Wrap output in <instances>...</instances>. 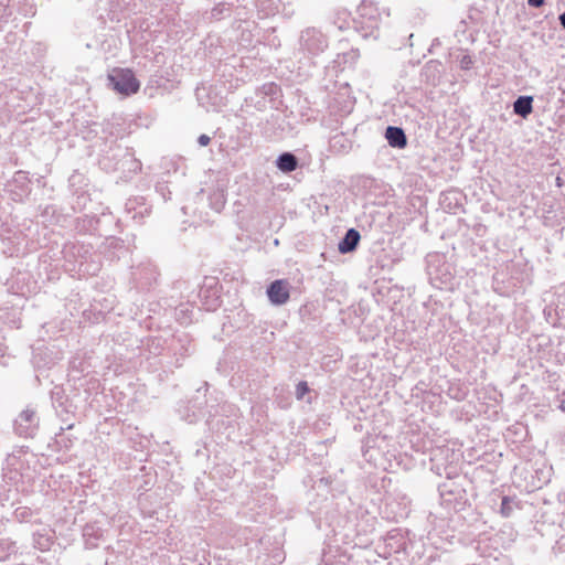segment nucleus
I'll return each mask as SVG.
<instances>
[{
	"instance_id": "nucleus-1",
	"label": "nucleus",
	"mask_w": 565,
	"mask_h": 565,
	"mask_svg": "<svg viewBox=\"0 0 565 565\" xmlns=\"http://www.w3.org/2000/svg\"><path fill=\"white\" fill-rule=\"evenodd\" d=\"M390 15L388 8H379L373 1L363 0L356 9V17L353 19L354 29L364 39H376L380 26L388 23Z\"/></svg>"
},
{
	"instance_id": "nucleus-2",
	"label": "nucleus",
	"mask_w": 565,
	"mask_h": 565,
	"mask_svg": "<svg viewBox=\"0 0 565 565\" xmlns=\"http://www.w3.org/2000/svg\"><path fill=\"white\" fill-rule=\"evenodd\" d=\"M426 270L430 284L438 289H451L455 274L443 254L433 253L426 256Z\"/></svg>"
},
{
	"instance_id": "nucleus-3",
	"label": "nucleus",
	"mask_w": 565,
	"mask_h": 565,
	"mask_svg": "<svg viewBox=\"0 0 565 565\" xmlns=\"http://www.w3.org/2000/svg\"><path fill=\"white\" fill-rule=\"evenodd\" d=\"M298 44L299 51L305 56L315 57L328 49L329 41L327 35L319 29L309 26L300 32Z\"/></svg>"
},
{
	"instance_id": "nucleus-4",
	"label": "nucleus",
	"mask_w": 565,
	"mask_h": 565,
	"mask_svg": "<svg viewBox=\"0 0 565 565\" xmlns=\"http://www.w3.org/2000/svg\"><path fill=\"white\" fill-rule=\"evenodd\" d=\"M40 417L32 406L22 409L13 420V433L24 439H32L38 435Z\"/></svg>"
},
{
	"instance_id": "nucleus-5",
	"label": "nucleus",
	"mask_w": 565,
	"mask_h": 565,
	"mask_svg": "<svg viewBox=\"0 0 565 565\" xmlns=\"http://www.w3.org/2000/svg\"><path fill=\"white\" fill-rule=\"evenodd\" d=\"M107 79L109 87L125 96L136 94L140 88V82L129 68H114Z\"/></svg>"
},
{
	"instance_id": "nucleus-6",
	"label": "nucleus",
	"mask_w": 565,
	"mask_h": 565,
	"mask_svg": "<svg viewBox=\"0 0 565 565\" xmlns=\"http://www.w3.org/2000/svg\"><path fill=\"white\" fill-rule=\"evenodd\" d=\"M431 470L438 476L445 475L448 479V481L438 486L439 494L445 502L451 503L462 498L463 489L451 480L457 473L456 467L448 465L441 468L439 463L436 462L433 465Z\"/></svg>"
},
{
	"instance_id": "nucleus-7",
	"label": "nucleus",
	"mask_w": 565,
	"mask_h": 565,
	"mask_svg": "<svg viewBox=\"0 0 565 565\" xmlns=\"http://www.w3.org/2000/svg\"><path fill=\"white\" fill-rule=\"evenodd\" d=\"M169 350L175 358V366L180 367L182 365L181 361L190 356L194 351L192 338L189 333L183 331L174 333L169 344Z\"/></svg>"
},
{
	"instance_id": "nucleus-8",
	"label": "nucleus",
	"mask_w": 565,
	"mask_h": 565,
	"mask_svg": "<svg viewBox=\"0 0 565 565\" xmlns=\"http://www.w3.org/2000/svg\"><path fill=\"white\" fill-rule=\"evenodd\" d=\"M93 246L84 242L67 243L63 247V255L66 260L74 262L82 266L92 257Z\"/></svg>"
},
{
	"instance_id": "nucleus-9",
	"label": "nucleus",
	"mask_w": 565,
	"mask_h": 565,
	"mask_svg": "<svg viewBox=\"0 0 565 565\" xmlns=\"http://www.w3.org/2000/svg\"><path fill=\"white\" fill-rule=\"evenodd\" d=\"M113 216L110 213H102L99 217L86 214L83 217L77 218L76 228L79 232L103 235L102 225L110 222Z\"/></svg>"
},
{
	"instance_id": "nucleus-10",
	"label": "nucleus",
	"mask_w": 565,
	"mask_h": 565,
	"mask_svg": "<svg viewBox=\"0 0 565 565\" xmlns=\"http://www.w3.org/2000/svg\"><path fill=\"white\" fill-rule=\"evenodd\" d=\"M266 294L271 305L282 306L290 298L289 284L285 279H276L268 285Z\"/></svg>"
},
{
	"instance_id": "nucleus-11",
	"label": "nucleus",
	"mask_w": 565,
	"mask_h": 565,
	"mask_svg": "<svg viewBox=\"0 0 565 565\" xmlns=\"http://www.w3.org/2000/svg\"><path fill=\"white\" fill-rule=\"evenodd\" d=\"M114 156L120 157V159L115 163L114 170H120L129 173H137L141 170V162L135 158L134 152L128 148H118L117 153Z\"/></svg>"
},
{
	"instance_id": "nucleus-12",
	"label": "nucleus",
	"mask_w": 565,
	"mask_h": 565,
	"mask_svg": "<svg viewBox=\"0 0 565 565\" xmlns=\"http://www.w3.org/2000/svg\"><path fill=\"white\" fill-rule=\"evenodd\" d=\"M125 212L131 220L140 224L142 220L150 214L151 210L143 201V198H134L126 202Z\"/></svg>"
},
{
	"instance_id": "nucleus-13",
	"label": "nucleus",
	"mask_w": 565,
	"mask_h": 565,
	"mask_svg": "<svg viewBox=\"0 0 565 565\" xmlns=\"http://www.w3.org/2000/svg\"><path fill=\"white\" fill-rule=\"evenodd\" d=\"M361 239L360 232L353 227L349 228L338 244V250L345 255L356 249Z\"/></svg>"
},
{
	"instance_id": "nucleus-14",
	"label": "nucleus",
	"mask_w": 565,
	"mask_h": 565,
	"mask_svg": "<svg viewBox=\"0 0 565 565\" xmlns=\"http://www.w3.org/2000/svg\"><path fill=\"white\" fill-rule=\"evenodd\" d=\"M385 138L393 148L404 149L407 146V137L403 128L388 126L385 130Z\"/></svg>"
},
{
	"instance_id": "nucleus-15",
	"label": "nucleus",
	"mask_w": 565,
	"mask_h": 565,
	"mask_svg": "<svg viewBox=\"0 0 565 565\" xmlns=\"http://www.w3.org/2000/svg\"><path fill=\"white\" fill-rule=\"evenodd\" d=\"M393 503L397 504V509L394 511L395 516H405L408 513V507L411 504V499L403 492H393L386 497V504L392 505Z\"/></svg>"
},
{
	"instance_id": "nucleus-16",
	"label": "nucleus",
	"mask_w": 565,
	"mask_h": 565,
	"mask_svg": "<svg viewBox=\"0 0 565 565\" xmlns=\"http://www.w3.org/2000/svg\"><path fill=\"white\" fill-rule=\"evenodd\" d=\"M73 427V423L66 424L65 426H61L60 431L55 434L54 443L56 444L60 450H70L73 447L77 438L72 434L67 433Z\"/></svg>"
},
{
	"instance_id": "nucleus-17",
	"label": "nucleus",
	"mask_w": 565,
	"mask_h": 565,
	"mask_svg": "<svg viewBox=\"0 0 565 565\" xmlns=\"http://www.w3.org/2000/svg\"><path fill=\"white\" fill-rule=\"evenodd\" d=\"M276 167L284 173H290L295 171L299 166V160L292 152H282L276 159Z\"/></svg>"
},
{
	"instance_id": "nucleus-18",
	"label": "nucleus",
	"mask_w": 565,
	"mask_h": 565,
	"mask_svg": "<svg viewBox=\"0 0 565 565\" xmlns=\"http://www.w3.org/2000/svg\"><path fill=\"white\" fill-rule=\"evenodd\" d=\"M533 111V97L530 95L519 96L513 103V113L522 118H527Z\"/></svg>"
},
{
	"instance_id": "nucleus-19",
	"label": "nucleus",
	"mask_w": 565,
	"mask_h": 565,
	"mask_svg": "<svg viewBox=\"0 0 565 565\" xmlns=\"http://www.w3.org/2000/svg\"><path fill=\"white\" fill-rule=\"evenodd\" d=\"M220 407L218 415L226 417V429H234L239 418V409L230 403H223Z\"/></svg>"
},
{
	"instance_id": "nucleus-20",
	"label": "nucleus",
	"mask_w": 565,
	"mask_h": 565,
	"mask_svg": "<svg viewBox=\"0 0 565 565\" xmlns=\"http://www.w3.org/2000/svg\"><path fill=\"white\" fill-rule=\"evenodd\" d=\"M209 427L220 434L226 435V437H230L232 431L234 429H226V417H223L218 415V411H216L215 414H210L207 420H206Z\"/></svg>"
},
{
	"instance_id": "nucleus-21",
	"label": "nucleus",
	"mask_w": 565,
	"mask_h": 565,
	"mask_svg": "<svg viewBox=\"0 0 565 565\" xmlns=\"http://www.w3.org/2000/svg\"><path fill=\"white\" fill-rule=\"evenodd\" d=\"M210 207L215 212H221L226 203L225 190L222 186H216L209 194Z\"/></svg>"
},
{
	"instance_id": "nucleus-22",
	"label": "nucleus",
	"mask_w": 565,
	"mask_h": 565,
	"mask_svg": "<svg viewBox=\"0 0 565 565\" xmlns=\"http://www.w3.org/2000/svg\"><path fill=\"white\" fill-rule=\"evenodd\" d=\"M194 307L190 303H182L174 310L175 319L181 324H189L193 320Z\"/></svg>"
},
{
	"instance_id": "nucleus-23",
	"label": "nucleus",
	"mask_w": 565,
	"mask_h": 565,
	"mask_svg": "<svg viewBox=\"0 0 565 565\" xmlns=\"http://www.w3.org/2000/svg\"><path fill=\"white\" fill-rule=\"evenodd\" d=\"M330 148L335 152H348L351 141L343 134H337L330 139Z\"/></svg>"
},
{
	"instance_id": "nucleus-24",
	"label": "nucleus",
	"mask_w": 565,
	"mask_h": 565,
	"mask_svg": "<svg viewBox=\"0 0 565 565\" xmlns=\"http://www.w3.org/2000/svg\"><path fill=\"white\" fill-rule=\"evenodd\" d=\"M200 297L206 299L203 302L206 310H215L220 306L217 290L201 289Z\"/></svg>"
},
{
	"instance_id": "nucleus-25",
	"label": "nucleus",
	"mask_w": 565,
	"mask_h": 565,
	"mask_svg": "<svg viewBox=\"0 0 565 565\" xmlns=\"http://www.w3.org/2000/svg\"><path fill=\"white\" fill-rule=\"evenodd\" d=\"M18 551L15 542L10 539H0V562H6Z\"/></svg>"
},
{
	"instance_id": "nucleus-26",
	"label": "nucleus",
	"mask_w": 565,
	"mask_h": 565,
	"mask_svg": "<svg viewBox=\"0 0 565 565\" xmlns=\"http://www.w3.org/2000/svg\"><path fill=\"white\" fill-rule=\"evenodd\" d=\"M52 545V537L46 533H33V546L40 551H47Z\"/></svg>"
},
{
	"instance_id": "nucleus-27",
	"label": "nucleus",
	"mask_w": 565,
	"mask_h": 565,
	"mask_svg": "<svg viewBox=\"0 0 565 565\" xmlns=\"http://www.w3.org/2000/svg\"><path fill=\"white\" fill-rule=\"evenodd\" d=\"M145 348L149 352V355H160L163 350V341L161 338L157 337L148 338L145 343Z\"/></svg>"
},
{
	"instance_id": "nucleus-28",
	"label": "nucleus",
	"mask_w": 565,
	"mask_h": 565,
	"mask_svg": "<svg viewBox=\"0 0 565 565\" xmlns=\"http://www.w3.org/2000/svg\"><path fill=\"white\" fill-rule=\"evenodd\" d=\"M30 180L24 171H18L15 172L12 184L20 189L22 194H26L30 191L29 188Z\"/></svg>"
},
{
	"instance_id": "nucleus-29",
	"label": "nucleus",
	"mask_w": 565,
	"mask_h": 565,
	"mask_svg": "<svg viewBox=\"0 0 565 565\" xmlns=\"http://www.w3.org/2000/svg\"><path fill=\"white\" fill-rule=\"evenodd\" d=\"M519 508V503L514 498L503 497L501 501L500 512L504 518L511 516L514 509Z\"/></svg>"
},
{
	"instance_id": "nucleus-30",
	"label": "nucleus",
	"mask_w": 565,
	"mask_h": 565,
	"mask_svg": "<svg viewBox=\"0 0 565 565\" xmlns=\"http://www.w3.org/2000/svg\"><path fill=\"white\" fill-rule=\"evenodd\" d=\"M269 4H266V1L257 0V3L266 10V14H274L279 11V4L291 3L292 0H268Z\"/></svg>"
},
{
	"instance_id": "nucleus-31",
	"label": "nucleus",
	"mask_w": 565,
	"mask_h": 565,
	"mask_svg": "<svg viewBox=\"0 0 565 565\" xmlns=\"http://www.w3.org/2000/svg\"><path fill=\"white\" fill-rule=\"evenodd\" d=\"M231 14V7L227 3H218L211 11V18L220 20L225 15Z\"/></svg>"
},
{
	"instance_id": "nucleus-32",
	"label": "nucleus",
	"mask_w": 565,
	"mask_h": 565,
	"mask_svg": "<svg viewBox=\"0 0 565 565\" xmlns=\"http://www.w3.org/2000/svg\"><path fill=\"white\" fill-rule=\"evenodd\" d=\"M83 536L86 539V544L90 546H95V543L90 541V539L98 540V529H96L94 525L87 524L83 529Z\"/></svg>"
},
{
	"instance_id": "nucleus-33",
	"label": "nucleus",
	"mask_w": 565,
	"mask_h": 565,
	"mask_svg": "<svg viewBox=\"0 0 565 565\" xmlns=\"http://www.w3.org/2000/svg\"><path fill=\"white\" fill-rule=\"evenodd\" d=\"M156 192L163 199V201L170 200L171 191L168 182L162 181L156 184Z\"/></svg>"
},
{
	"instance_id": "nucleus-34",
	"label": "nucleus",
	"mask_w": 565,
	"mask_h": 565,
	"mask_svg": "<svg viewBox=\"0 0 565 565\" xmlns=\"http://www.w3.org/2000/svg\"><path fill=\"white\" fill-rule=\"evenodd\" d=\"M74 195H76V202L73 203V209L74 210L85 209L86 203L88 201V196L84 192L78 193L77 191L74 192Z\"/></svg>"
},
{
	"instance_id": "nucleus-35",
	"label": "nucleus",
	"mask_w": 565,
	"mask_h": 565,
	"mask_svg": "<svg viewBox=\"0 0 565 565\" xmlns=\"http://www.w3.org/2000/svg\"><path fill=\"white\" fill-rule=\"evenodd\" d=\"M310 391L309 385L306 381H300L296 385V396L298 399H302L305 395Z\"/></svg>"
},
{
	"instance_id": "nucleus-36",
	"label": "nucleus",
	"mask_w": 565,
	"mask_h": 565,
	"mask_svg": "<svg viewBox=\"0 0 565 565\" xmlns=\"http://www.w3.org/2000/svg\"><path fill=\"white\" fill-rule=\"evenodd\" d=\"M458 61H459L460 68L463 71L470 70L473 64V60L469 54H462L458 58Z\"/></svg>"
},
{
	"instance_id": "nucleus-37",
	"label": "nucleus",
	"mask_w": 565,
	"mask_h": 565,
	"mask_svg": "<svg viewBox=\"0 0 565 565\" xmlns=\"http://www.w3.org/2000/svg\"><path fill=\"white\" fill-rule=\"evenodd\" d=\"M143 269L149 275L146 277L145 285H151L152 281H156L158 273L151 264L147 265Z\"/></svg>"
},
{
	"instance_id": "nucleus-38",
	"label": "nucleus",
	"mask_w": 565,
	"mask_h": 565,
	"mask_svg": "<svg viewBox=\"0 0 565 565\" xmlns=\"http://www.w3.org/2000/svg\"><path fill=\"white\" fill-rule=\"evenodd\" d=\"M191 409H192V415L188 417V420L190 423H193V422L198 420V418L202 415V413H201V409L198 408L195 404H193V406H191Z\"/></svg>"
},
{
	"instance_id": "nucleus-39",
	"label": "nucleus",
	"mask_w": 565,
	"mask_h": 565,
	"mask_svg": "<svg viewBox=\"0 0 565 565\" xmlns=\"http://www.w3.org/2000/svg\"><path fill=\"white\" fill-rule=\"evenodd\" d=\"M555 403H556V406H557L562 412H564V413H565V392H563V393H561V394H558V395L556 396V401H555Z\"/></svg>"
},
{
	"instance_id": "nucleus-40",
	"label": "nucleus",
	"mask_w": 565,
	"mask_h": 565,
	"mask_svg": "<svg viewBox=\"0 0 565 565\" xmlns=\"http://www.w3.org/2000/svg\"><path fill=\"white\" fill-rule=\"evenodd\" d=\"M210 142H211V138L205 134L200 135L198 138V143L201 147H206Z\"/></svg>"
},
{
	"instance_id": "nucleus-41",
	"label": "nucleus",
	"mask_w": 565,
	"mask_h": 565,
	"mask_svg": "<svg viewBox=\"0 0 565 565\" xmlns=\"http://www.w3.org/2000/svg\"><path fill=\"white\" fill-rule=\"evenodd\" d=\"M82 180V174L79 173H73L70 179H68V182H70V186H74L76 183L81 182Z\"/></svg>"
},
{
	"instance_id": "nucleus-42",
	"label": "nucleus",
	"mask_w": 565,
	"mask_h": 565,
	"mask_svg": "<svg viewBox=\"0 0 565 565\" xmlns=\"http://www.w3.org/2000/svg\"><path fill=\"white\" fill-rule=\"evenodd\" d=\"M545 3V0H527V4L532 8H541Z\"/></svg>"
},
{
	"instance_id": "nucleus-43",
	"label": "nucleus",
	"mask_w": 565,
	"mask_h": 565,
	"mask_svg": "<svg viewBox=\"0 0 565 565\" xmlns=\"http://www.w3.org/2000/svg\"><path fill=\"white\" fill-rule=\"evenodd\" d=\"M558 20H559V24L565 30V11L559 14Z\"/></svg>"
},
{
	"instance_id": "nucleus-44",
	"label": "nucleus",
	"mask_w": 565,
	"mask_h": 565,
	"mask_svg": "<svg viewBox=\"0 0 565 565\" xmlns=\"http://www.w3.org/2000/svg\"><path fill=\"white\" fill-rule=\"evenodd\" d=\"M15 514L18 518L24 519L25 515L28 514V511L26 510H23V511L17 510Z\"/></svg>"
},
{
	"instance_id": "nucleus-45",
	"label": "nucleus",
	"mask_w": 565,
	"mask_h": 565,
	"mask_svg": "<svg viewBox=\"0 0 565 565\" xmlns=\"http://www.w3.org/2000/svg\"><path fill=\"white\" fill-rule=\"evenodd\" d=\"M558 500L559 502L565 504V491L558 493Z\"/></svg>"
},
{
	"instance_id": "nucleus-46",
	"label": "nucleus",
	"mask_w": 565,
	"mask_h": 565,
	"mask_svg": "<svg viewBox=\"0 0 565 565\" xmlns=\"http://www.w3.org/2000/svg\"><path fill=\"white\" fill-rule=\"evenodd\" d=\"M556 183L558 186H562V179L559 177L556 178Z\"/></svg>"
},
{
	"instance_id": "nucleus-47",
	"label": "nucleus",
	"mask_w": 565,
	"mask_h": 565,
	"mask_svg": "<svg viewBox=\"0 0 565 565\" xmlns=\"http://www.w3.org/2000/svg\"><path fill=\"white\" fill-rule=\"evenodd\" d=\"M118 244L119 243L116 239H114V238L110 239V245H118Z\"/></svg>"
},
{
	"instance_id": "nucleus-48",
	"label": "nucleus",
	"mask_w": 565,
	"mask_h": 565,
	"mask_svg": "<svg viewBox=\"0 0 565 565\" xmlns=\"http://www.w3.org/2000/svg\"><path fill=\"white\" fill-rule=\"evenodd\" d=\"M320 482H324L326 484H328V483H329V480H328L327 478H321V479H320Z\"/></svg>"
}]
</instances>
